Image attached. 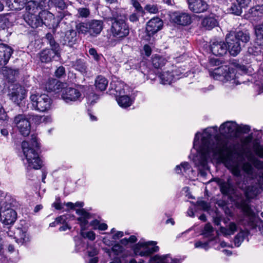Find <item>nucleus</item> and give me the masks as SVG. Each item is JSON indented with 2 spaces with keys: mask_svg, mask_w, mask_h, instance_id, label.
<instances>
[{
  "mask_svg": "<svg viewBox=\"0 0 263 263\" xmlns=\"http://www.w3.org/2000/svg\"><path fill=\"white\" fill-rule=\"evenodd\" d=\"M237 124L233 121H227L219 127V132L223 135L236 136Z\"/></svg>",
  "mask_w": 263,
  "mask_h": 263,
  "instance_id": "obj_16",
  "label": "nucleus"
},
{
  "mask_svg": "<svg viewBox=\"0 0 263 263\" xmlns=\"http://www.w3.org/2000/svg\"><path fill=\"white\" fill-rule=\"evenodd\" d=\"M8 24V19L5 16L0 15V29H5Z\"/></svg>",
  "mask_w": 263,
  "mask_h": 263,
  "instance_id": "obj_53",
  "label": "nucleus"
},
{
  "mask_svg": "<svg viewBox=\"0 0 263 263\" xmlns=\"http://www.w3.org/2000/svg\"><path fill=\"white\" fill-rule=\"evenodd\" d=\"M181 168H183V172L186 173L190 169L191 167L189 163L183 162L180 164V166H176L175 168V171L177 174H180L182 173Z\"/></svg>",
  "mask_w": 263,
  "mask_h": 263,
  "instance_id": "obj_49",
  "label": "nucleus"
},
{
  "mask_svg": "<svg viewBox=\"0 0 263 263\" xmlns=\"http://www.w3.org/2000/svg\"><path fill=\"white\" fill-rule=\"evenodd\" d=\"M178 259H172L168 255L164 256L155 255L151 257L148 263H180Z\"/></svg>",
  "mask_w": 263,
  "mask_h": 263,
  "instance_id": "obj_25",
  "label": "nucleus"
},
{
  "mask_svg": "<svg viewBox=\"0 0 263 263\" xmlns=\"http://www.w3.org/2000/svg\"><path fill=\"white\" fill-rule=\"evenodd\" d=\"M132 4L136 10L139 12H142L143 9L140 3L137 0H131Z\"/></svg>",
  "mask_w": 263,
  "mask_h": 263,
  "instance_id": "obj_64",
  "label": "nucleus"
},
{
  "mask_svg": "<svg viewBox=\"0 0 263 263\" xmlns=\"http://www.w3.org/2000/svg\"><path fill=\"white\" fill-rule=\"evenodd\" d=\"M145 9L152 13H156L158 12V9L156 5H147L145 7Z\"/></svg>",
  "mask_w": 263,
  "mask_h": 263,
  "instance_id": "obj_60",
  "label": "nucleus"
},
{
  "mask_svg": "<svg viewBox=\"0 0 263 263\" xmlns=\"http://www.w3.org/2000/svg\"><path fill=\"white\" fill-rule=\"evenodd\" d=\"M76 213L81 216V217L77 218V220L80 222L81 230L83 231L88 223L87 220L90 218V214L84 209L77 210Z\"/></svg>",
  "mask_w": 263,
  "mask_h": 263,
  "instance_id": "obj_26",
  "label": "nucleus"
},
{
  "mask_svg": "<svg viewBox=\"0 0 263 263\" xmlns=\"http://www.w3.org/2000/svg\"><path fill=\"white\" fill-rule=\"evenodd\" d=\"M255 154L260 158H263V146L259 144H255L253 146Z\"/></svg>",
  "mask_w": 263,
  "mask_h": 263,
  "instance_id": "obj_55",
  "label": "nucleus"
},
{
  "mask_svg": "<svg viewBox=\"0 0 263 263\" xmlns=\"http://www.w3.org/2000/svg\"><path fill=\"white\" fill-rule=\"evenodd\" d=\"M12 2V5L15 9H21L22 7H24L25 4H26L27 0H11Z\"/></svg>",
  "mask_w": 263,
  "mask_h": 263,
  "instance_id": "obj_54",
  "label": "nucleus"
},
{
  "mask_svg": "<svg viewBox=\"0 0 263 263\" xmlns=\"http://www.w3.org/2000/svg\"><path fill=\"white\" fill-rule=\"evenodd\" d=\"M116 100L118 104L123 108L129 107L132 104L130 98L128 96L124 95V94L120 96L119 97H117Z\"/></svg>",
  "mask_w": 263,
  "mask_h": 263,
  "instance_id": "obj_36",
  "label": "nucleus"
},
{
  "mask_svg": "<svg viewBox=\"0 0 263 263\" xmlns=\"http://www.w3.org/2000/svg\"><path fill=\"white\" fill-rule=\"evenodd\" d=\"M39 5L37 2L34 1H30L28 2L26 5V13H34L37 12Z\"/></svg>",
  "mask_w": 263,
  "mask_h": 263,
  "instance_id": "obj_41",
  "label": "nucleus"
},
{
  "mask_svg": "<svg viewBox=\"0 0 263 263\" xmlns=\"http://www.w3.org/2000/svg\"><path fill=\"white\" fill-rule=\"evenodd\" d=\"M17 214L16 212L10 208L2 207L0 213L1 221L5 225L13 224L16 220Z\"/></svg>",
  "mask_w": 263,
  "mask_h": 263,
  "instance_id": "obj_9",
  "label": "nucleus"
},
{
  "mask_svg": "<svg viewBox=\"0 0 263 263\" xmlns=\"http://www.w3.org/2000/svg\"><path fill=\"white\" fill-rule=\"evenodd\" d=\"M211 128L204 129L202 134L199 144L200 133L196 134L194 146H198V154L193 159L195 165L201 169L208 168V159L212 157L222 161L232 174L236 176L241 175V170L248 174L252 173L253 167L248 162H245L243 155L234 146L228 145L227 140L220 136L215 137V141L211 142Z\"/></svg>",
  "mask_w": 263,
  "mask_h": 263,
  "instance_id": "obj_1",
  "label": "nucleus"
},
{
  "mask_svg": "<svg viewBox=\"0 0 263 263\" xmlns=\"http://www.w3.org/2000/svg\"><path fill=\"white\" fill-rule=\"evenodd\" d=\"M59 54L49 49H46L40 53V59L42 62L48 63L51 61L52 59Z\"/></svg>",
  "mask_w": 263,
  "mask_h": 263,
  "instance_id": "obj_28",
  "label": "nucleus"
},
{
  "mask_svg": "<svg viewBox=\"0 0 263 263\" xmlns=\"http://www.w3.org/2000/svg\"><path fill=\"white\" fill-rule=\"evenodd\" d=\"M212 53L216 56H222L227 53L228 48L227 44L222 41H213L210 45Z\"/></svg>",
  "mask_w": 263,
  "mask_h": 263,
  "instance_id": "obj_15",
  "label": "nucleus"
},
{
  "mask_svg": "<svg viewBox=\"0 0 263 263\" xmlns=\"http://www.w3.org/2000/svg\"><path fill=\"white\" fill-rule=\"evenodd\" d=\"M196 204L203 210H208L210 208L209 204L206 201L203 200L198 201Z\"/></svg>",
  "mask_w": 263,
  "mask_h": 263,
  "instance_id": "obj_61",
  "label": "nucleus"
},
{
  "mask_svg": "<svg viewBox=\"0 0 263 263\" xmlns=\"http://www.w3.org/2000/svg\"><path fill=\"white\" fill-rule=\"evenodd\" d=\"M12 52V49L10 47L5 44H0V64L6 65Z\"/></svg>",
  "mask_w": 263,
  "mask_h": 263,
  "instance_id": "obj_19",
  "label": "nucleus"
},
{
  "mask_svg": "<svg viewBox=\"0 0 263 263\" xmlns=\"http://www.w3.org/2000/svg\"><path fill=\"white\" fill-rule=\"evenodd\" d=\"M156 241H148L146 242H139L137 244V247L140 248H143V250L141 251L139 255L143 256H148L154 252H156L159 250V247L156 246Z\"/></svg>",
  "mask_w": 263,
  "mask_h": 263,
  "instance_id": "obj_13",
  "label": "nucleus"
},
{
  "mask_svg": "<svg viewBox=\"0 0 263 263\" xmlns=\"http://www.w3.org/2000/svg\"><path fill=\"white\" fill-rule=\"evenodd\" d=\"M203 27L208 30H211L215 26H217L218 22L217 20L212 16H209L204 18L202 22Z\"/></svg>",
  "mask_w": 263,
  "mask_h": 263,
  "instance_id": "obj_35",
  "label": "nucleus"
},
{
  "mask_svg": "<svg viewBox=\"0 0 263 263\" xmlns=\"http://www.w3.org/2000/svg\"><path fill=\"white\" fill-rule=\"evenodd\" d=\"M172 18L175 23L180 25H187L191 22V17L186 13L175 12L173 13Z\"/></svg>",
  "mask_w": 263,
  "mask_h": 263,
  "instance_id": "obj_20",
  "label": "nucleus"
},
{
  "mask_svg": "<svg viewBox=\"0 0 263 263\" xmlns=\"http://www.w3.org/2000/svg\"><path fill=\"white\" fill-rule=\"evenodd\" d=\"M54 5L56 7L61 10H64L67 8V5L64 0H54Z\"/></svg>",
  "mask_w": 263,
  "mask_h": 263,
  "instance_id": "obj_56",
  "label": "nucleus"
},
{
  "mask_svg": "<svg viewBox=\"0 0 263 263\" xmlns=\"http://www.w3.org/2000/svg\"><path fill=\"white\" fill-rule=\"evenodd\" d=\"M72 66L81 73L87 72V65L85 62L81 59H78L72 63Z\"/></svg>",
  "mask_w": 263,
  "mask_h": 263,
  "instance_id": "obj_38",
  "label": "nucleus"
},
{
  "mask_svg": "<svg viewBox=\"0 0 263 263\" xmlns=\"http://www.w3.org/2000/svg\"><path fill=\"white\" fill-rule=\"evenodd\" d=\"M189 9L194 13L206 11L209 5L204 0H186Z\"/></svg>",
  "mask_w": 263,
  "mask_h": 263,
  "instance_id": "obj_11",
  "label": "nucleus"
},
{
  "mask_svg": "<svg viewBox=\"0 0 263 263\" xmlns=\"http://www.w3.org/2000/svg\"><path fill=\"white\" fill-rule=\"evenodd\" d=\"M50 0H41L37 2L39 8L41 10H46L49 7Z\"/></svg>",
  "mask_w": 263,
  "mask_h": 263,
  "instance_id": "obj_52",
  "label": "nucleus"
},
{
  "mask_svg": "<svg viewBox=\"0 0 263 263\" xmlns=\"http://www.w3.org/2000/svg\"><path fill=\"white\" fill-rule=\"evenodd\" d=\"M13 123L21 135L24 137L29 135L30 132V123L25 115L19 114L16 116L14 118Z\"/></svg>",
  "mask_w": 263,
  "mask_h": 263,
  "instance_id": "obj_7",
  "label": "nucleus"
},
{
  "mask_svg": "<svg viewBox=\"0 0 263 263\" xmlns=\"http://www.w3.org/2000/svg\"><path fill=\"white\" fill-rule=\"evenodd\" d=\"M246 196L248 198H253L258 193V190L254 186H248L245 191Z\"/></svg>",
  "mask_w": 263,
  "mask_h": 263,
  "instance_id": "obj_44",
  "label": "nucleus"
},
{
  "mask_svg": "<svg viewBox=\"0 0 263 263\" xmlns=\"http://www.w3.org/2000/svg\"><path fill=\"white\" fill-rule=\"evenodd\" d=\"M161 83L163 84H170L175 79L174 75L168 71L164 72L159 75Z\"/></svg>",
  "mask_w": 263,
  "mask_h": 263,
  "instance_id": "obj_39",
  "label": "nucleus"
},
{
  "mask_svg": "<svg viewBox=\"0 0 263 263\" xmlns=\"http://www.w3.org/2000/svg\"><path fill=\"white\" fill-rule=\"evenodd\" d=\"M248 52L250 55L256 56L260 54L262 51L260 47L253 46L248 48Z\"/></svg>",
  "mask_w": 263,
  "mask_h": 263,
  "instance_id": "obj_51",
  "label": "nucleus"
},
{
  "mask_svg": "<svg viewBox=\"0 0 263 263\" xmlns=\"http://www.w3.org/2000/svg\"><path fill=\"white\" fill-rule=\"evenodd\" d=\"M26 92L25 88L18 83L11 84L9 86L8 96L10 100L17 105L25 99Z\"/></svg>",
  "mask_w": 263,
  "mask_h": 263,
  "instance_id": "obj_6",
  "label": "nucleus"
},
{
  "mask_svg": "<svg viewBox=\"0 0 263 263\" xmlns=\"http://www.w3.org/2000/svg\"><path fill=\"white\" fill-rule=\"evenodd\" d=\"M166 60L160 55H155L152 58V64L155 68H161L166 64Z\"/></svg>",
  "mask_w": 263,
  "mask_h": 263,
  "instance_id": "obj_40",
  "label": "nucleus"
},
{
  "mask_svg": "<svg viewBox=\"0 0 263 263\" xmlns=\"http://www.w3.org/2000/svg\"><path fill=\"white\" fill-rule=\"evenodd\" d=\"M217 183L220 187V191L222 194L232 195L235 193V186L233 184L230 178H229L227 181L218 179Z\"/></svg>",
  "mask_w": 263,
  "mask_h": 263,
  "instance_id": "obj_14",
  "label": "nucleus"
},
{
  "mask_svg": "<svg viewBox=\"0 0 263 263\" xmlns=\"http://www.w3.org/2000/svg\"><path fill=\"white\" fill-rule=\"evenodd\" d=\"M250 17L254 18V20H260L263 17V6H257L252 7L249 11Z\"/></svg>",
  "mask_w": 263,
  "mask_h": 263,
  "instance_id": "obj_30",
  "label": "nucleus"
},
{
  "mask_svg": "<svg viewBox=\"0 0 263 263\" xmlns=\"http://www.w3.org/2000/svg\"><path fill=\"white\" fill-rule=\"evenodd\" d=\"M0 72L9 82H13L19 74L18 69H13L8 66L2 67Z\"/></svg>",
  "mask_w": 263,
  "mask_h": 263,
  "instance_id": "obj_22",
  "label": "nucleus"
},
{
  "mask_svg": "<svg viewBox=\"0 0 263 263\" xmlns=\"http://www.w3.org/2000/svg\"><path fill=\"white\" fill-rule=\"evenodd\" d=\"M79 17L86 18L90 15L89 9L87 8H79L78 9Z\"/></svg>",
  "mask_w": 263,
  "mask_h": 263,
  "instance_id": "obj_50",
  "label": "nucleus"
},
{
  "mask_svg": "<svg viewBox=\"0 0 263 263\" xmlns=\"http://www.w3.org/2000/svg\"><path fill=\"white\" fill-rule=\"evenodd\" d=\"M24 19L26 23L32 28H37L43 25V22L38 14L34 13H26L24 15Z\"/></svg>",
  "mask_w": 263,
  "mask_h": 263,
  "instance_id": "obj_17",
  "label": "nucleus"
},
{
  "mask_svg": "<svg viewBox=\"0 0 263 263\" xmlns=\"http://www.w3.org/2000/svg\"><path fill=\"white\" fill-rule=\"evenodd\" d=\"M81 234L84 238H87L90 240H94L96 238L95 233L93 231H89L86 233L82 231Z\"/></svg>",
  "mask_w": 263,
  "mask_h": 263,
  "instance_id": "obj_57",
  "label": "nucleus"
},
{
  "mask_svg": "<svg viewBox=\"0 0 263 263\" xmlns=\"http://www.w3.org/2000/svg\"><path fill=\"white\" fill-rule=\"evenodd\" d=\"M33 106L37 110L44 112L50 109L52 101L49 97L45 94L32 95L30 97Z\"/></svg>",
  "mask_w": 263,
  "mask_h": 263,
  "instance_id": "obj_4",
  "label": "nucleus"
},
{
  "mask_svg": "<svg viewBox=\"0 0 263 263\" xmlns=\"http://www.w3.org/2000/svg\"><path fill=\"white\" fill-rule=\"evenodd\" d=\"M121 19H126L124 14H122V10L119 9L112 10L111 12V15L108 16L107 20L111 22L119 21Z\"/></svg>",
  "mask_w": 263,
  "mask_h": 263,
  "instance_id": "obj_33",
  "label": "nucleus"
},
{
  "mask_svg": "<svg viewBox=\"0 0 263 263\" xmlns=\"http://www.w3.org/2000/svg\"><path fill=\"white\" fill-rule=\"evenodd\" d=\"M236 136L241 134H247L250 131V127L247 125H238L237 127Z\"/></svg>",
  "mask_w": 263,
  "mask_h": 263,
  "instance_id": "obj_45",
  "label": "nucleus"
},
{
  "mask_svg": "<svg viewBox=\"0 0 263 263\" xmlns=\"http://www.w3.org/2000/svg\"><path fill=\"white\" fill-rule=\"evenodd\" d=\"M88 22L87 23L81 22L76 26V29L79 33L83 34H89Z\"/></svg>",
  "mask_w": 263,
  "mask_h": 263,
  "instance_id": "obj_42",
  "label": "nucleus"
},
{
  "mask_svg": "<svg viewBox=\"0 0 263 263\" xmlns=\"http://www.w3.org/2000/svg\"><path fill=\"white\" fill-rule=\"evenodd\" d=\"M111 85L112 88L116 92L117 96H120L125 93V87L126 86L124 83L120 81L115 82L111 84Z\"/></svg>",
  "mask_w": 263,
  "mask_h": 263,
  "instance_id": "obj_37",
  "label": "nucleus"
},
{
  "mask_svg": "<svg viewBox=\"0 0 263 263\" xmlns=\"http://www.w3.org/2000/svg\"><path fill=\"white\" fill-rule=\"evenodd\" d=\"M212 76L215 80L226 82L229 81L232 84H238L235 79V73L233 69L224 65L215 68L212 73Z\"/></svg>",
  "mask_w": 263,
  "mask_h": 263,
  "instance_id": "obj_3",
  "label": "nucleus"
},
{
  "mask_svg": "<svg viewBox=\"0 0 263 263\" xmlns=\"http://www.w3.org/2000/svg\"><path fill=\"white\" fill-rule=\"evenodd\" d=\"M241 8L240 5L238 6L235 4H232L229 10L231 13L239 15L242 12Z\"/></svg>",
  "mask_w": 263,
  "mask_h": 263,
  "instance_id": "obj_47",
  "label": "nucleus"
},
{
  "mask_svg": "<svg viewBox=\"0 0 263 263\" xmlns=\"http://www.w3.org/2000/svg\"><path fill=\"white\" fill-rule=\"evenodd\" d=\"M110 32L112 35L119 39L126 37L129 33V28L125 19L111 23Z\"/></svg>",
  "mask_w": 263,
  "mask_h": 263,
  "instance_id": "obj_5",
  "label": "nucleus"
},
{
  "mask_svg": "<svg viewBox=\"0 0 263 263\" xmlns=\"http://www.w3.org/2000/svg\"><path fill=\"white\" fill-rule=\"evenodd\" d=\"M62 84L61 82L56 79H49L45 84V88L47 91L51 92L54 91L59 89L61 87Z\"/></svg>",
  "mask_w": 263,
  "mask_h": 263,
  "instance_id": "obj_29",
  "label": "nucleus"
},
{
  "mask_svg": "<svg viewBox=\"0 0 263 263\" xmlns=\"http://www.w3.org/2000/svg\"><path fill=\"white\" fill-rule=\"evenodd\" d=\"M254 30L256 36V44L260 46H263V23L256 25Z\"/></svg>",
  "mask_w": 263,
  "mask_h": 263,
  "instance_id": "obj_32",
  "label": "nucleus"
},
{
  "mask_svg": "<svg viewBox=\"0 0 263 263\" xmlns=\"http://www.w3.org/2000/svg\"><path fill=\"white\" fill-rule=\"evenodd\" d=\"M89 53L92 56L95 60L99 61L100 59V55L98 54L97 50L95 48H90L89 50Z\"/></svg>",
  "mask_w": 263,
  "mask_h": 263,
  "instance_id": "obj_63",
  "label": "nucleus"
},
{
  "mask_svg": "<svg viewBox=\"0 0 263 263\" xmlns=\"http://www.w3.org/2000/svg\"><path fill=\"white\" fill-rule=\"evenodd\" d=\"M213 231L212 226L210 223H207L204 228L202 234L205 237H210L213 235Z\"/></svg>",
  "mask_w": 263,
  "mask_h": 263,
  "instance_id": "obj_48",
  "label": "nucleus"
},
{
  "mask_svg": "<svg viewBox=\"0 0 263 263\" xmlns=\"http://www.w3.org/2000/svg\"><path fill=\"white\" fill-rule=\"evenodd\" d=\"M163 26V22L158 17H154L146 24V31L148 36L153 35L161 30Z\"/></svg>",
  "mask_w": 263,
  "mask_h": 263,
  "instance_id": "obj_12",
  "label": "nucleus"
},
{
  "mask_svg": "<svg viewBox=\"0 0 263 263\" xmlns=\"http://www.w3.org/2000/svg\"><path fill=\"white\" fill-rule=\"evenodd\" d=\"M108 85L107 79L102 76H98L95 81V86L97 89L100 91H104L106 89Z\"/></svg>",
  "mask_w": 263,
  "mask_h": 263,
  "instance_id": "obj_34",
  "label": "nucleus"
},
{
  "mask_svg": "<svg viewBox=\"0 0 263 263\" xmlns=\"http://www.w3.org/2000/svg\"><path fill=\"white\" fill-rule=\"evenodd\" d=\"M226 41L230 54L233 57L237 55L243 47L242 45L240 44L231 33L226 35Z\"/></svg>",
  "mask_w": 263,
  "mask_h": 263,
  "instance_id": "obj_8",
  "label": "nucleus"
},
{
  "mask_svg": "<svg viewBox=\"0 0 263 263\" xmlns=\"http://www.w3.org/2000/svg\"><path fill=\"white\" fill-rule=\"evenodd\" d=\"M99 98L98 96L93 93H91L88 96V103L90 104H93L95 103L96 100Z\"/></svg>",
  "mask_w": 263,
  "mask_h": 263,
  "instance_id": "obj_62",
  "label": "nucleus"
},
{
  "mask_svg": "<svg viewBox=\"0 0 263 263\" xmlns=\"http://www.w3.org/2000/svg\"><path fill=\"white\" fill-rule=\"evenodd\" d=\"M234 37L244 47L246 44L250 40V33L248 30H240L236 32H230Z\"/></svg>",
  "mask_w": 263,
  "mask_h": 263,
  "instance_id": "obj_23",
  "label": "nucleus"
},
{
  "mask_svg": "<svg viewBox=\"0 0 263 263\" xmlns=\"http://www.w3.org/2000/svg\"><path fill=\"white\" fill-rule=\"evenodd\" d=\"M22 148L25 156L28 166L35 170L40 169L42 166V161L40 159L37 150L39 144L37 142L36 137L31 135L30 141H24L22 143Z\"/></svg>",
  "mask_w": 263,
  "mask_h": 263,
  "instance_id": "obj_2",
  "label": "nucleus"
},
{
  "mask_svg": "<svg viewBox=\"0 0 263 263\" xmlns=\"http://www.w3.org/2000/svg\"><path fill=\"white\" fill-rule=\"evenodd\" d=\"M245 237V233L244 232L241 231L239 233H238L235 237L234 240L235 246H240L242 242L243 241Z\"/></svg>",
  "mask_w": 263,
  "mask_h": 263,
  "instance_id": "obj_46",
  "label": "nucleus"
},
{
  "mask_svg": "<svg viewBox=\"0 0 263 263\" xmlns=\"http://www.w3.org/2000/svg\"><path fill=\"white\" fill-rule=\"evenodd\" d=\"M14 238L18 244L23 245L30 240V237L27 231L21 228L17 229L14 233Z\"/></svg>",
  "mask_w": 263,
  "mask_h": 263,
  "instance_id": "obj_24",
  "label": "nucleus"
},
{
  "mask_svg": "<svg viewBox=\"0 0 263 263\" xmlns=\"http://www.w3.org/2000/svg\"><path fill=\"white\" fill-rule=\"evenodd\" d=\"M77 32L74 29H70L65 32L63 39V44L69 47H72L78 41Z\"/></svg>",
  "mask_w": 263,
  "mask_h": 263,
  "instance_id": "obj_21",
  "label": "nucleus"
},
{
  "mask_svg": "<svg viewBox=\"0 0 263 263\" xmlns=\"http://www.w3.org/2000/svg\"><path fill=\"white\" fill-rule=\"evenodd\" d=\"M81 97V92L76 88L67 87L62 90V98L66 103L79 100Z\"/></svg>",
  "mask_w": 263,
  "mask_h": 263,
  "instance_id": "obj_10",
  "label": "nucleus"
},
{
  "mask_svg": "<svg viewBox=\"0 0 263 263\" xmlns=\"http://www.w3.org/2000/svg\"><path fill=\"white\" fill-rule=\"evenodd\" d=\"M39 14L43 22V25L46 26L52 25V22L54 19V15L47 10H42L39 12Z\"/></svg>",
  "mask_w": 263,
  "mask_h": 263,
  "instance_id": "obj_27",
  "label": "nucleus"
},
{
  "mask_svg": "<svg viewBox=\"0 0 263 263\" xmlns=\"http://www.w3.org/2000/svg\"><path fill=\"white\" fill-rule=\"evenodd\" d=\"M239 207L242 210L246 215L248 216H251L253 215V211L251 209L250 205L246 201H242L240 203Z\"/></svg>",
  "mask_w": 263,
  "mask_h": 263,
  "instance_id": "obj_43",
  "label": "nucleus"
},
{
  "mask_svg": "<svg viewBox=\"0 0 263 263\" xmlns=\"http://www.w3.org/2000/svg\"><path fill=\"white\" fill-rule=\"evenodd\" d=\"M89 34L96 37L99 34L103 28V22L101 20H93L88 22Z\"/></svg>",
  "mask_w": 263,
  "mask_h": 263,
  "instance_id": "obj_18",
  "label": "nucleus"
},
{
  "mask_svg": "<svg viewBox=\"0 0 263 263\" xmlns=\"http://www.w3.org/2000/svg\"><path fill=\"white\" fill-rule=\"evenodd\" d=\"M48 43L52 47V49H51L50 50H52L55 51V52H56L57 53L59 54L58 52L59 49V45L57 43L55 42L54 38L52 39V40L48 42Z\"/></svg>",
  "mask_w": 263,
  "mask_h": 263,
  "instance_id": "obj_59",
  "label": "nucleus"
},
{
  "mask_svg": "<svg viewBox=\"0 0 263 263\" xmlns=\"http://www.w3.org/2000/svg\"><path fill=\"white\" fill-rule=\"evenodd\" d=\"M65 75V68L62 66L58 67L55 71V76L58 78H61Z\"/></svg>",
  "mask_w": 263,
  "mask_h": 263,
  "instance_id": "obj_58",
  "label": "nucleus"
},
{
  "mask_svg": "<svg viewBox=\"0 0 263 263\" xmlns=\"http://www.w3.org/2000/svg\"><path fill=\"white\" fill-rule=\"evenodd\" d=\"M237 230V226L236 223L231 222L229 224L228 228L221 227L220 231L224 236H228L233 235Z\"/></svg>",
  "mask_w": 263,
  "mask_h": 263,
  "instance_id": "obj_31",
  "label": "nucleus"
}]
</instances>
